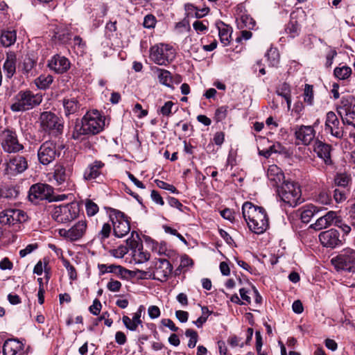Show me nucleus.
<instances>
[{"mask_svg":"<svg viewBox=\"0 0 355 355\" xmlns=\"http://www.w3.org/2000/svg\"><path fill=\"white\" fill-rule=\"evenodd\" d=\"M87 223L85 219H82L76 223L71 228L60 229L59 234L71 241H76L82 239L86 233Z\"/></svg>","mask_w":355,"mask_h":355,"instance_id":"2eb2a0df","label":"nucleus"},{"mask_svg":"<svg viewBox=\"0 0 355 355\" xmlns=\"http://www.w3.org/2000/svg\"><path fill=\"white\" fill-rule=\"evenodd\" d=\"M38 245L37 243H31L28 245L24 249H22L19 251V255L21 257H24L28 254L33 252L37 248Z\"/></svg>","mask_w":355,"mask_h":355,"instance_id":"338daca9","label":"nucleus"},{"mask_svg":"<svg viewBox=\"0 0 355 355\" xmlns=\"http://www.w3.org/2000/svg\"><path fill=\"white\" fill-rule=\"evenodd\" d=\"M53 193V189L47 184L37 183L32 185L28 191L29 200L35 204L43 200H49Z\"/></svg>","mask_w":355,"mask_h":355,"instance_id":"9b49d317","label":"nucleus"},{"mask_svg":"<svg viewBox=\"0 0 355 355\" xmlns=\"http://www.w3.org/2000/svg\"><path fill=\"white\" fill-rule=\"evenodd\" d=\"M37 65V58L33 55H25L19 63V68L26 76H33Z\"/></svg>","mask_w":355,"mask_h":355,"instance_id":"393cba45","label":"nucleus"},{"mask_svg":"<svg viewBox=\"0 0 355 355\" xmlns=\"http://www.w3.org/2000/svg\"><path fill=\"white\" fill-rule=\"evenodd\" d=\"M349 181L348 175L344 173L338 174L334 179L335 184L343 189L348 184Z\"/></svg>","mask_w":355,"mask_h":355,"instance_id":"864d4df0","label":"nucleus"},{"mask_svg":"<svg viewBox=\"0 0 355 355\" xmlns=\"http://www.w3.org/2000/svg\"><path fill=\"white\" fill-rule=\"evenodd\" d=\"M223 26H218V35L221 43L224 46H227L230 42V38L232 37V28L230 27L227 24H221Z\"/></svg>","mask_w":355,"mask_h":355,"instance_id":"e433bc0d","label":"nucleus"},{"mask_svg":"<svg viewBox=\"0 0 355 355\" xmlns=\"http://www.w3.org/2000/svg\"><path fill=\"white\" fill-rule=\"evenodd\" d=\"M334 198L338 203L344 201L346 199V192L345 189H336L334 191Z\"/></svg>","mask_w":355,"mask_h":355,"instance_id":"bf43d9fd","label":"nucleus"},{"mask_svg":"<svg viewBox=\"0 0 355 355\" xmlns=\"http://www.w3.org/2000/svg\"><path fill=\"white\" fill-rule=\"evenodd\" d=\"M242 214L249 229L260 234L266 231L269 226L268 217L264 208L245 202L242 206Z\"/></svg>","mask_w":355,"mask_h":355,"instance_id":"f03ea898","label":"nucleus"},{"mask_svg":"<svg viewBox=\"0 0 355 355\" xmlns=\"http://www.w3.org/2000/svg\"><path fill=\"white\" fill-rule=\"evenodd\" d=\"M0 144L3 151L7 153H17L24 149L14 129L6 128L1 131Z\"/></svg>","mask_w":355,"mask_h":355,"instance_id":"0eeeda50","label":"nucleus"},{"mask_svg":"<svg viewBox=\"0 0 355 355\" xmlns=\"http://www.w3.org/2000/svg\"><path fill=\"white\" fill-rule=\"evenodd\" d=\"M122 321L127 329L130 331H136L139 324L133 321V320L127 315L122 318Z\"/></svg>","mask_w":355,"mask_h":355,"instance_id":"4d7b16f0","label":"nucleus"},{"mask_svg":"<svg viewBox=\"0 0 355 355\" xmlns=\"http://www.w3.org/2000/svg\"><path fill=\"white\" fill-rule=\"evenodd\" d=\"M71 171L62 164H56L54 167L53 178L58 185L67 182L70 178Z\"/></svg>","mask_w":355,"mask_h":355,"instance_id":"c85d7f7f","label":"nucleus"},{"mask_svg":"<svg viewBox=\"0 0 355 355\" xmlns=\"http://www.w3.org/2000/svg\"><path fill=\"white\" fill-rule=\"evenodd\" d=\"M148 313L151 319H155L159 317L161 312L158 306L151 305L148 309Z\"/></svg>","mask_w":355,"mask_h":355,"instance_id":"774afa93","label":"nucleus"},{"mask_svg":"<svg viewBox=\"0 0 355 355\" xmlns=\"http://www.w3.org/2000/svg\"><path fill=\"white\" fill-rule=\"evenodd\" d=\"M71 63L68 58L59 54L54 55L48 61L47 67L50 70L58 74H62L68 71Z\"/></svg>","mask_w":355,"mask_h":355,"instance_id":"6ab92c4d","label":"nucleus"},{"mask_svg":"<svg viewBox=\"0 0 355 355\" xmlns=\"http://www.w3.org/2000/svg\"><path fill=\"white\" fill-rule=\"evenodd\" d=\"M277 193L281 200L291 207H294L302 202L300 186L293 182L284 181L277 188Z\"/></svg>","mask_w":355,"mask_h":355,"instance_id":"423d86ee","label":"nucleus"},{"mask_svg":"<svg viewBox=\"0 0 355 355\" xmlns=\"http://www.w3.org/2000/svg\"><path fill=\"white\" fill-rule=\"evenodd\" d=\"M319 209L313 205H308L303 208L301 213V220L303 223H308Z\"/></svg>","mask_w":355,"mask_h":355,"instance_id":"4c0bfd02","label":"nucleus"},{"mask_svg":"<svg viewBox=\"0 0 355 355\" xmlns=\"http://www.w3.org/2000/svg\"><path fill=\"white\" fill-rule=\"evenodd\" d=\"M40 120L41 128L49 135L58 136L62 133L63 125L54 113L44 112L41 114Z\"/></svg>","mask_w":355,"mask_h":355,"instance_id":"6e6552de","label":"nucleus"},{"mask_svg":"<svg viewBox=\"0 0 355 355\" xmlns=\"http://www.w3.org/2000/svg\"><path fill=\"white\" fill-rule=\"evenodd\" d=\"M332 263L338 270L354 272L355 268V251L352 249H344L340 254L332 259Z\"/></svg>","mask_w":355,"mask_h":355,"instance_id":"9d476101","label":"nucleus"},{"mask_svg":"<svg viewBox=\"0 0 355 355\" xmlns=\"http://www.w3.org/2000/svg\"><path fill=\"white\" fill-rule=\"evenodd\" d=\"M176 56V51L168 44L159 43L150 49V59L159 65H166L171 62Z\"/></svg>","mask_w":355,"mask_h":355,"instance_id":"39448f33","label":"nucleus"},{"mask_svg":"<svg viewBox=\"0 0 355 355\" xmlns=\"http://www.w3.org/2000/svg\"><path fill=\"white\" fill-rule=\"evenodd\" d=\"M339 120L334 112H329L326 115L325 131L331 135L340 138L343 136V132L339 127Z\"/></svg>","mask_w":355,"mask_h":355,"instance_id":"412c9836","label":"nucleus"},{"mask_svg":"<svg viewBox=\"0 0 355 355\" xmlns=\"http://www.w3.org/2000/svg\"><path fill=\"white\" fill-rule=\"evenodd\" d=\"M352 73V69L350 67L347 66H343L341 67H336L334 69V75L336 78L340 80H345L349 77Z\"/></svg>","mask_w":355,"mask_h":355,"instance_id":"79ce46f5","label":"nucleus"},{"mask_svg":"<svg viewBox=\"0 0 355 355\" xmlns=\"http://www.w3.org/2000/svg\"><path fill=\"white\" fill-rule=\"evenodd\" d=\"M107 288L112 292H118L121 288V283L119 281L111 279L107 284Z\"/></svg>","mask_w":355,"mask_h":355,"instance_id":"e2e57ef3","label":"nucleus"},{"mask_svg":"<svg viewBox=\"0 0 355 355\" xmlns=\"http://www.w3.org/2000/svg\"><path fill=\"white\" fill-rule=\"evenodd\" d=\"M202 315L199 317L193 323L198 327H202L203 324L206 322L209 315H210L212 311H210L207 306H202Z\"/></svg>","mask_w":355,"mask_h":355,"instance_id":"a18cd8bd","label":"nucleus"},{"mask_svg":"<svg viewBox=\"0 0 355 355\" xmlns=\"http://www.w3.org/2000/svg\"><path fill=\"white\" fill-rule=\"evenodd\" d=\"M304 101L309 105H312L313 102V86L309 84L305 85L304 90Z\"/></svg>","mask_w":355,"mask_h":355,"instance_id":"603ef678","label":"nucleus"},{"mask_svg":"<svg viewBox=\"0 0 355 355\" xmlns=\"http://www.w3.org/2000/svg\"><path fill=\"white\" fill-rule=\"evenodd\" d=\"M276 93L286 100L288 109L290 110L291 105V90L290 85L286 83H282L277 87Z\"/></svg>","mask_w":355,"mask_h":355,"instance_id":"c9c22d12","label":"nucleus"},{"mask_svg":"<svg viewBox=\"0 0 355 355\" xmlns=\"http://www.w3.org/2000/svg\"><path fill=\"white\" fill-rule=\"evenodd\" d=\"M134 278L136 277L139 279H150L152 277V274L150 272H147L141 270H130L128 278Z\"/></svg>","mask_w":355,"mask_h":355,"instance_id":"49530a36","label":"nucleus"},{"mask_svg":"<svg viewBox=\"0 0 355 355\" xmlns=\"http://www.w3.org/2000/svg\"><path fill=\"white\" fill-rule=\"evenodd\" d=\"M102 304L98 299L93 301V304L89 306V310L91 313L94 315H98L101 310Z\"/></svg>","mask_w":355,"mask_h":355,"instance_id":"680f3d73","label":"nucleus"},{"mask_svg":"<svg viewBox=\"0 0 355 355\" xmlns=\"http://www.w3.org/2000/svg\"><path fill=\"white\" fill-rule=\"evenodd\" d=\"M355 99L354 96L344 97L339 108V114L342 117L343 123L355 127Z\"/></svg>","mask_w":355,"mask_h":355,"instance_id":"f8f14e48","label":"nucleus"},{"mask_svg":"<svg viewBox=\"0 0 355 355\" xmlns=\"http://www.w3.org/2000/svg\"><path fill=\"white\" fill-rule=\"evenodd\" d=\"M336 213L333 211H328L324 216L320 217L314 224L311 225L315 230H320L330 226L334 220H336Z\"/></svg>","mask_w":355,"mask_h":355,"instance_id":"a878e982","label":"nucleus"},{"mask_svg":"<svg viewBox=\"0 0 355 355\" xmlns=\"http://www.w3.org/2000/svg\"><path fill=\"white\" fill-rule=\"evenodd\" d=\"M26 220V214L17 209H8L0 212V223L2 225H15L23 223Z\"/></svg>","mask_w":355,"mask_h":355,"instance_id":"dca6fc26","label":"nucleus"},{"mask_svg":"<svg viewBox=\"0 0 355 355\" xmlns=\"http://www.w3.org/2000/svg\"><path fill=\"white\" fill-rule=\"evenodd\" d=\"M185 17L182 22H189L192 19H196L194 22H204V21L198 20V8L193 4L187 3L185 5Z\"/></svg>","mask_w":355,"mask_h":355,"instance_id":"58836bf2","label":"nucleus"},{"mask_svg":"<svg viewBox=\"0 0 355 355\" xmlns=\"http://www.w3.org/2000/svg\"><path fill=\"white\" fill-rule=\"evenodd\" d=\"M22 344L16 339L7 340L3 346V355H16L21 349Z\"/></svg>","mask_w":355,"mask_h":355,"instance_id":"2f4dec72","label":"nucleus"},{"mask_svg":"<svg viewBox=\"0 0 355 355\" xmlns=\"http://www.w3.org/2000/svg\"><path fill=\"white\" fill-rule=\"evenodd\" d=\"M105 127V116L97 110L87 111L83 118L77 119L71 132V138L83 141L85 138L102 132Z\"/></svg>","mask_w":355,"mask_h":355,"instance_id":"f257e3e1","label":"nucleus"},{"mask_svg":"<svg viewBox=\"0 0 355 355\" xmlns=\"http://www.w3.org/2000/svg\"><path fill=\"white\" fill-rule=\"evenodd\" d=\"M321 244L326 248H335L342 245V240L340 239V234L338 230L331 229L322 232L319 235Z\"/></svg>","mask_w":355,"mask_h":355,"instance_id":"a211bd4d","label":"nucleus"},{"mask_svg":"<svg viewBox=\"0 0 355 355\" xmlns=\"http://www.w3.org/2000/svg\"><path fill=\"white\" fill-rule=\"evenodd\" d=\"M185 336L189 338L188 347L191 349L194 348L198 340V333L193 329H188L185 331Z\"/></svg>","mask_w":355,"mask_h":355,"instance_id":"de8ad7c7","label":"nucleus"},{"mask_svg":"<svg viewBox=\"0 0 355 355\" xmlns=\"http://www.w3.org/2000/svg\"><path fill=\"white\" fill-rule=\"evenodd\" d=\"M318 200L321 204L329 205L331 202V198L327 191H322L319 193Z\"/></svg>","mask_w":355,"mask_h":355,"instance_id":"0e129e2a","label":"nucleus"},{"mask_svg":"<svg viewBox=\"0 0 355 355\" xmlns=\"http://www.w3.org/2000/svg\"><path fill=\"white\" fill-rule=\"evenodd\" d=\"M17 56L14 52L6 54V58L3 65V69L8 78H11L16 72Z\"/></svg>","mask_w":355,"mask_h":355,"instance_id":"bb28decb","label":"nucleus"},{"mask_svg":"<svg viewBox=\"0 0 355 355\" xmlns=\"http://www.w3.org/2000/svg\"><path fill=\"white\" fill-rule=\"evenodd\" d=\"M295 137L302 144L308 146L315 137V130L311 125H297L295 128Z\"/></svg>","mask_w":355,"mask_h":355,"instance_id":"f3484780","label":"nucleus"},{"mask_svg":"<svg viewBox=\"0 0 355 355\" xmlns=\"http://www.w3.org/2000/svg\"><path fill=\"white\" fill-rule=\"evenodd\" d=\"M110 218L113 224V232L118 238H122L130 230V221L125 214L115 209H110Z\"/></svg>","mask_w":355,"mask_h":355,"instance_id":"1a4fd4ad","label":"nucleus"},{"mask_svg":"<svg viewBox=\"0 0 355 355\" xmlns=\"http://www.w3.org/2000/svg\"><path fill=\"white\" fill-rule=\"evenodd\" d=\"M52 218L59 223H68L78 217L80 209L76 202H71L49 207Z\"/></svg>","mask_w":355,"mask_h":355,"instance_id":"20e7f679","label":"nucleus"},{"mask_svg":"<svg viewBox=\"0 0 355 355\" xmlns=\"http://www.w3.org/2000/svg\"><path fill=\"white\" fill-rule=\"evenodd\" d=\"M105 164L101 160H95L90 163L83 172V179L85 181H92L98 178L102 175V169Z\"/></svg>","mask_w":355,"mask_h":355,"instance_id":"4be33fe9","label":"nucleus"},{"mask_svg":"<svg viewBox=\"0 0 355 355\" xmlns=\"http://www.w3.org/2000/svg\"><path fill=\"white\" fill-rule=\"evenodd\" d=\"M19 190L13 186L0 184V203L4 202L5 200H13L17 198Z\"/></svg>","mask_w":355,"mask_h":355,"instance_id":"c756f323","label":"nucleus"},{"mask_svg":"<svg viewBox=\"0 0 355 355\" xmlns=\"http://www.w3.org/2000/svg\"><path fill=\"white\" fill-rule=\"evenodd\" d=\"M28 162L26 157L17 155L11 157L6 165V171L8 174L17 175L26 171Z\"/></svg>","mask_w":355,"mask_h":355,"instance_id":"aec40b11","label":"nucleus"},{"mask_svg":"<svg viewBox=\"0 0 355 355\" xmlns=\"http://www.w3.org/2000/svg\"><path fill=\"white\" fill-rule=\"evenodd\" d=\"M270 65L274 67L279 63V53L277 49L270 48L266 53Z\"/></svg>","mask_w":355,"mask_h":355,"instance_id":"37998d69","label":"nucleus"},{"mask_svg":"<svg viewBox=\"0 0 355 355\" xmlns=\"http://www.w3.org/2000/svg\"><path fill=\"white\" fill-rule=\"evenodd\" d=\"M112 225L108 223H105L103 225V227L101 230L98 232V233L96 234L95 239H98L100 243L102 244L103 247L105 250H109V248L107 246L106 244V239L109 238L110 236V234L112 232Z\"/></svg>","mask_w":355,"mask_h":355,"instance_id":"473e14b6","label":"nucleus"},{"mask_svg":"<svg viewBox=\"0 0 355 355\" xmlns=\"http://www.w3.org/2000/svg\"><path fill=\"white\" fill-rule=\"evenodd\" d=\"M110 254L116 258H122L128 252V248L123 245H120L116 248L109 250Z\"/></svg>","mask_w":355,"mask_h":355,"instance_id":"3c124183","label":"nucleus"},{"mask_svg":"<svg viewBox=\"0 0 355 355\" xmlns=\"http://www.w3.org/2000/svg\"><path fill=\"white\" fill-rule=\"evenodd\" d=\"M64 116L69 118L71 115L76 114L80 108V104L74 97L66 96L62 100Z\"/></svg>","mask_w":355,"mask_h":355,"instance_id":"b1692460","label":"nucleus"},{"mask_svg":"<svg viewBox=\"0 0 355 355\" xmlns=\"http://www.w3.org/2000/svg\"><path fill=\"white\" fill-rule=\"evenodd\" d=\"M59 155L60 151L57 149L56 144L53 141H46L43 143L37 151L39 162L43 165H48Z\"/></svg>","mask_w":355,"mask_h":355,"instance_id":"ddd939ff","label":"nucleus"},{"mask_svg":"<svg viewBox=\"0 0 355 355\" xmlns=\"http://www.w3.org/2000/svg\"><path fill=\"white\" fill-rule=\"evenodd\" d=\"M175 104L173 102L168 101H166L163 106L158 110V113L161 114L164 116H170L173 114V107Z\"/></svg>","mask_w":355,"mask_h":355,"instance_id":"8fccbe9b","label":"nucleus"},{"mask_svg":"<svg viewBox=\"0 0 355 355\" xmlns=\"http://www.w3.org/2000/svg\"><path fill=\"white\" fill-rule=\"evenodd\" d=\"M227 114V107L221 106L218 107L215 112V119L217 121H221L225 119Z\"/></svg>","mask_w":355,"mask_h":355,"instance_id":"13d9d810","label":"nucleus"},{"mask_svg":"<svg viewBox=\"0 0 355 355\" xmlns=\"http://www.w3.org/2000/svg\"><path fill=\"white\" fill-rule=\"evenodd\" d=\"M173 270V266L166 259H159L154 261L153 271L150 279L161 282H166Z\"/></svg>","mask_w":355,"mask_h":355,"instance_id":"4468645a","label":"nucleus"},{"mask_svg":"<svg viewBox=\"0 0 355 355\" xmlns=\"http://www.w3.org/2000/svg\"><path fill=\"white\" fill-rule=\"evenodd\" d=\"M155 183L157 186L162 189L171 191L173 193H179L178 189L172 184H169L162 180H156Z\"/></svg>","mask_w":355,"mask_h":355,"instance_id":"6e6d98bb","label":"nucleus"},{"mask_svg":"<svg viewBox=\"0 0 355 355\" xmlns=\"http://www.w3.org/2000/svg\"><path fill=\"white\" fill-rule=\"evenodd\" d=\"M136 234V237L137 239H139V234L135 232V231L132 232L131 233V237L128 239L126 240V244H127V247L128 248H130L132 252H134V250H138L140 248H142V243H139L138 240H136L135 238H134V234Z\"/></svg>","mask_w":355,"mask_h":355,"instance_id":"c03bdc74","label":"nucleus"},{"mask_svg":"<svg viewBox=\"0 0 355 355\" xmlns=\"http://www.w3.org/2000/svg\"><path fill=\"white\" fill-rule=\"evenodd\" d=\"M158 72V79L161 84L166 85L168 87H171L172 84V76L171 73L163 69H157Z\"/></svg>","mask_w":355,"mask_h":355,"instance_id":"a19ab883","label":"nucleus"},{"mask_svg":"<svg viewBox=\"0 0 355 355\" xmlns=\"http://www.w3.org/2000/svg\"><path fill=\"white\" fill-rule=\"evenodd\" d=\"M72 34L68 26L63 25L56 27L54 31L53 37L55 40L61 44H67L71 39Z\"/></svg>","mask_w":355,"mask_h":355,"instance_id":"7c9ffc66","label":"nucleus"},{"mask_svg":"<svg viewBox=\"0 0 355 355\" xmlns=\"http://www.w3.org/2000/svg\"><path fill=\"white\" fill-rule=\"evenodd\" d=\"M314 151L318 156L322 158L326 164L331 162V146L323 143L321 141L316 140L314 144Z\"/></svg>","mask_w":355,"mask_h":355,"instance_id":"cd10ccee","label":"nucleus"},{"mask_svg":"<svg viewBox=\"0 0 355 355\" xmlns=\"http://www.w3.org/2000/svg\"><path fill=\"white\" fill-rule=\"evenodd\" d=\"M132 259L135 263H142L150 259V254L143 251V247L132 252Z\"/></svg>","mask_w":355,"mask_h":355,"instance_id":"ea45409f","label":"nucleus"},{"mask_svg":"<svg viewBox=\"0 0 355 355\" xmlns=\"http://www.w3.org/2000/svg\"><path fill=\"white\" fill-rule=\"evenodd\" d=\"M17 39V33L15 30H3L1 35V43L6 47L12 45Z\"/></svg>","mask_w":355,"mask_h":355,"instance_id":"72a5a7b5","label":"nucleus"},{"mask_svg":"<svg viewBox=\"0 0 355 355\" xmlns=\"http://www.w3.org/2000/svg\"><path fill=\"white\" fill-rule=\"evenodd\" d=\"M85 209L87 215L89 217H92L98 213L99 208L97 204L92 200L87 199L85 202Z\"/></svg>","mask_w":355,"mask_h":355,"instance_id":"09e8293b","label":"nucleus"},{"mask_svg":"<svg viewBox=\"0 0 355 355\" xmlns=\"http://www.w3.org/2000/svg\"><path fill=\"white\" fill-rule=\"evenodd\" d=\"M42 101V95L29 89L21 90L14 96L10 109L12 112H25L39 105Z\"/></svg>","mask_w":355,"mask_h":355,"instance_id":"7ed1b4c3","label":"nucleus"},{"mask_svg":"<svg viewBox=\"0 0 355 355\" xmlns=\"http://www.w3.org/2000/svg\"><path fill=\"white\" fill-rule=\"evenodd\" d=\"M53 82V77L50 74H41L34 80L36 87L42 90H46L49 88Z\"/></svg>","mask_w":355,"mask_h":355,"instance_id":"f704fd0d","label":"nucleus"},{"mask_svg":"<svg viewBox=\"0 0 355 355\" xmlns=\"http://www.w3.org/2000/svg\"><path fill=\"white\" fill-rule=\"evenodd\" d=\"M266 175L272 187L278 188L284 182V174L277 165L269 166Z\"/></svg>","mask_w":355,"mask_h":355,"instance_id":"5701e85b","label":"nucleus"},{"mask_svg":"<svg viewBox=\"0 0 355 355\" xmlns=\"http://www.w3.org/2000/svg\"><path fill=\"white\" fill-rule=\"evenodd\" d=\"M191 30L190 24H176L174 31L177 34L189 32Z\"/></svg>","mask_w":355,"mask_h":355,"instance_id":"69168bd1","label":"nucleus"},{"mask_svg":"<svg viewBox=\"0 0 355 355\" xmlns=\"http://www.w3.org/2000/svg\"><path fill=\"white\" fill-rule=\"evenodd\" d=\"M130 270L123 268L121 266L116 265L114 273L121 279H128Z\"/></svg>","mask_w":355,"mask_h":355,"instance_id":"052dcab7","label":"nucleus"},{"mask_svg":"<svg viewBox=\"0 0 355 355\" xmlns=\"http://www.w3.org/2000/svg\"><path fill=\"white\" fill-rule=\"evenodd\" d=\"M285 31L291 37H295L299 35L300 28L299 24H287Z\"/></svg>","mask_w":355,"mask_h":355,"instance_id":"5fc2aeb1","label":"nucleus"}]
</instances>
